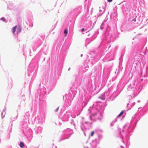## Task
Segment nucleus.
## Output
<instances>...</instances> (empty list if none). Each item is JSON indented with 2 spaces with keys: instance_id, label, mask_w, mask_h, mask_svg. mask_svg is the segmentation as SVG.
Instances as JSON below:
<instances>
[{
  "instance_id": "obj_12",
  "label": "nucleus",
  "mask_w": 148,
  "mask_h": 148,
  "mask_svg": "<svg viewBox=\"0 0 148 148\" xmlns=\"http://www.w3.org/2000/svg\"><path fill=\"white\" fill-rule=\"evenodd\" d=\"M113 125H113V124L112 123H111V126H113Z\"/></svg>"
},
{
  "instance_id": "obj_13",
  "label": "nucleus",
  "mask_w": 148,
  "mask_h": 148,
  "mask_svg": "<svg viewBox=\"0 0 148 148\" xmlns=\"http://www.w3.org/2000/svg\"><path fill=\"white\" fill-rule=\"evenodd\" d=\"M4 115L3 116H2V118H4Z\"/></svg>"
},
{
  "instance_id": "obj_6",
  "label": "nucleus",
  "mask_w": 148,
  "mask_h": 148,
  "mask_svg": "<svg viewBox=\"0 0 148 148\" xmlns=\"http://www.w3.org/2000/svg\"><path fill=\"white\" fill-rule=\"evenodd\" d=\"M94 133V131H92L91 132V135L92 136H93Z\"/></svg>"
},
{
  "instance_id": "obj_2",
  "label": "nucleus",
  "mask_w": 148,
  "mask_h": 148,
  "mask_svg": "<svg viewBox=\"0 0 148 148\" xmlns=\"http://www.w3.org/2000/svg\"><path fill=\"white\" fill-rule=\"evenodd\" d=\"M19 146L21 148H23L24 147V144L23 143L21 142L20 143Z\"/></svg>"
},
{
  "instance_id": "obj_5",
  "label": "nucleus",
  "mask_w": 148,
  "mask_h": 148,
  "mask_svg": "<svg viewBox=\"0 0 148 148\" xmlns=\"http://www.w3.org/2000/svg\"><path fill=\"white\" fill-rule=\"evenodd\" d=\"M18 32H20L21 30V28L20 27H18Z\"/></svg>"
},
{
  "instance_id": "obj_10",
  "label": "nucleus",
  "mask_w": 148,
  "mask_h": 148,
  "mask_svg": "<svg viewBox=\"0 0 148 148\" xmlns=\"http://www.w3.org/2000/svg\"><path fill=\"white\" fill-rule=\"evenodd\" d=\"M4 114V112H3L2 114V115H3V114Z\"/></svg>"
},
{
  "instance_id": "obj_4",
  "label": "nucleus",
  "mask_w": 148,
  "mask_h": 148,
  "mask_svg": "<svg viewBox=\"0 0 148 148\" xmlns=\"http://www.w3.org/2000/svg\"><path fill=\"white\" fill-rule=\"evenodd\" d=\"M64 33L66 34V35H65V36L66 37V34L68 33V31L67 29H65L64 31Z\"/></svg>"
},
{
  "instance_id": "obj_11",
  "label": "nucleus",
  "mask_w": 148,
  "mask_h": 148,
  "mask_svg": "<svg viewBox=\"0 0 148 148\" xmlns=\"http://www.w3.org/2000/svg\"><path fill=\"white\" fill-rule=\"evenodd\" d=\"M133 21H136V19H133Z\"/></svg>"
},
{
  "instance_id": "obj_14",
  "label": "nucleus",
  "mask_w": 148,
  "mask_h": 148,
  "mask_svg": "<svg viewBox=\"0 0 148 148\" xmlns=\"http://www.w3.org/2000/svg\"><path fill=\"white\" fill-rule=\"evenodd\" d=\"M1 19H2V20H3V21H4L3 18H2Z\"/></svg>"
},
{
  "instance_id": "obj_1",
  "label": "nucleus",
  "mask_w": 148,
  "mask_h": 148,
  "mask_svg": "<svg viewBox=\"0 0 148 148\" xmlns=\"http://www.w3.org/2000/svg\"><path fill=\"white\" fill-rule=\"evenodd\" d=\"M17 27L16 26H15L14 27H13L12 29V32L13 33V34H14L15 32L16 31Z\"/></svg>"
},
{
  "instance_id": "obj_8",
  "label": "nucleus",
  "mask_w": 148,
  "mask_h": 148,
  "mask_svg": "<svg viewBox=\"0 0 148 148\" xmlns=\"http://www.w3.org/2000/svg\"><path fill=\"white\" fill-rule=\"evenodd\" d=\"M108 2H111L112 1V0H107Z\"/></svg>"
},
{
  "instance_id": "obj_3",
  "label": "nucleus",
  "mask_w": 148,
  "mask_h": 148,
  "mask_svg": "<svg viewBox=\"0 0 148 148\" xmlns=\"http://www.w3.org/2000/svg\"><path fill=\"white\" fill-rule=\"evenodd\" d=\"M123 113V111H122L120 114L117 116V117H119L121 116Z\"/></svg>"
},
{
  "instance_id": "obj_7",
  "label": "nucleus",
  "mask_w": 148,
  "mask_h": 148,
  "mask_svg": "<svg viewBox=\"0 0 148 148\" xmlns=\"http://www.w3.org/2000/svg\"><path fill=\"white\" fill-rule=\"evenodd\" d=\"M59 109V108H57L55 110V111L56 112H57Z\"/></svg>"
},
{
  "instance_id": "obj_9",
  "label": "nucleus",
  "mask_w": 148,
  "mask_h": 148,
  "mask_svg": "<svg viewBox=\"0 0 148 148\" xmlns=\"http://www.w3.org/2000/svg\"><path fill=\"white\" fill-rule=\"evenodd\" d=\"M84 30V28H83L82 29V32H83Z\"/></svg>"
}]
</instances>
